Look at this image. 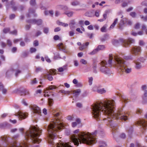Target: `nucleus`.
Instances as JSON below:
<instances>
[{
	"label": "nucleus",
	"instance_id": "obj_38",
	"mask_svg": "<svg viewBox=\"0 0 147 147\" xmlns=\"http://www.w3.org/2000/svg\"><path fill=\"white\" fill-rule=\"evenodd\" d=\"M24 6L22 5H20L18 6V11H22L24 9Z\"/></svg>",
	"mask_w": 147,
	"mask_h": 147
},
{
	"label": "nucleus",
	"instance_id": "obj_28",
	"mask_svg": "<svg viewBox=\"0 0 147 147\" xmlns=\"http://www.w3.org/2000/svg\"><path fill=\"white\" fill-rule=\"evenodd\" d=\"M129 135L130 136L132 133L133 131V128L131 126L129 127L126 129Z\"/></svg>",
	"mask_w": 147,
	"mask_h": 147
},
{
	"label": "nucleus",
	"instance_id": "obj_1",
	"mask_svg": "<svg viewBox=\"0 0 147 147\" xmlns=\"http://www.w3.org/2000/svg\"><path fill=\"white\" fill-rule=\"evenodd\" d=\"M115 102L113 100H107L103 102H100L95 104L92 106V114L93 117L96 119L100 117L101 113L102 112L107 117L103 119L107 125H109L112 128V134L114 137V131L118 128L115 125L112 123L111 119H119L126 121L128 119L125 112L122 109H119L117 111L114 112V106Z\"/></svg>",
	"mask_w": 147,
	"mask_h": 147
},
{
	"label": "nucleus",
	"instance_id": "obj_7",
	"mask_svg": "<svg viewBox=\"0 0 147 147\" xmlns=\"http://www.w3.org/2000/svg\"><path fill=\"white\" fill-rule=\"evenodd\" d=\"M120 56L122 57H123V55L122 54L118 55L115 54L114 56V57L113 56L112 54H109V59L108 61V63H107L105 61H105L107 63V65L109 67H111L112 65L113 66L117 68V66L115 65L114 64V62H115L116 60H115V56Z\"/></svg>",
	"mask_w": 147,
	"mask_h": 147
},
{
	"label": "nucleus",
	"instance_id": "obj_14",
	"mask_svg": "<svg viewBox=\"0 0 147 147\" xmlns=\"http://www.w3.org/2000/svg\"><path fill=\"white\" fill-rule=\"evenodd\" d=\"M31 108L34 113L38 114L39 115H40L41 113V111L40 108L36 105H34L32 106Z\"/></svg>",
	"mask_w": 147,
	"mask_h": 147
},
{
	"label": "nucleus",
	"instance_id": "obj_56",
	"mask_svg": "<svg viewBox=\"0 0 147 147\" xmlns=\"http://www.w3.org/2000/svg\"><path fill=\"white\" fill-rule=\"evenodd\" d=\"M77 122V123L78 124V125L80 124V126H79L78 127H81V121L80 119H77L76 120V122Z\"/></svg>",
	"mask_w": 147,
	"mask_h": 147
},
{
	"label": "nucleus",
	"instance_id": "obj_10",
	"mask_svg": "<svg viewBox=\"0 0 147 147\" xmlns=\"http://www.w3.org/2000/svg\"><path fill=\"white\" fill-rule=\"evenodd\" d=\"M105 48V46L104 45H99L97 47L94 49L93 51L89 53V54L90 55H94L96 54L98 51L104 50Z\"/></svg>",
	"mask_w": 147,
	"mask_h": 147
},
{
	"label": "nucleus",
	"instance_id": "obj_18",
	"mask_svg": "<svg viewBox=\"0 0 147 147\" xmlns=\"http://www.w3.org/2000/svg\"><path fill=\"white\" fill-rule=\"evenodd\" d=\"M42 76L43 78H47V79L50 81L52 80L53 79V77L52 76V74L49 73L45 74L43 75Z\"/></svg>",
	"mask_w": 147,
	"mask_h": 147
},
{
	"label": "nucleus",
	"instance_id": "obj_45",
	"mask_svg": "<svg viewBox=\"0 0 147 147\" xmlns=\"http://www.w3.org/2000/svg\"><path fill=\"white\" fill-rule=\"evenodd\" d=\"M10 30V29L9 28H5L3 29V32L4 33H7V32H9Z\"/></svg>",
	"mask_w": 147,
	"mask_h": 147
},
{
	"label": "nucleus",
	"instance_id": "obj_35",
	"mask_svg": "<svg viewBox=\"0 0 147 147\" xmlns=\"http://www.w3.org/2000/svg\"><path fill=\"white\" fill-rule=\"evenodd\" d=\"M57 24L59 25L62 26L64 27H66L68 26V24L61 22H57Z\"/></svg>",
	"mask_w": 147,
	"mask_h": 147
},
{
	"label": "nucleus",
	"instance_id": "obj_20",
	"mask_svg": "<svg viewBox=\"0 0 147 147\" xmlns=\"http://www.w3.org/2000/svg\"><path fill=\"white\" fill-rule=\"evenodd\" d=\"M109 38V36L107 34H105L103 36L100 38V40L101 42H104Z\"/></svg>",
	"mask_w": 147,
	"mask_h": 147
},
{
	"label": "nucleus",
	"instance_id": "obj_51",
	"mask_svg": "<svg viewBox=\"0 0 147 147\" xmlns=\"http://www.w3.org/2000/svg\"><path fill=\"white\" fill-rule=\"evenodd\" d=\"M93 80V79L92 77L89 78L88 82L89 85H91L92 84Z\"/></svg>",
	"mask_w": 147,
	"mask_h": 147
},
{
	"label": "nucleus",
	"instance_id": "obj_53",
	"mask_svg": "<svg viewBox=\"0 0 147 147\" xmlns=\"http://www.w3.org/2000/svg\"><path fill=\"white\" fill-rule=\"evenodd\" d=\"M98 88L97 86H94L92 88V91L94 92H98Z\"/></svg>",
	"mask_w": 147,
	"mask_h": 147
},
{
	"label": "nucleus",
	"instance_id": "obj_25",
	"mask_svg": "<svg viewBox=\"0 0 147 147\" xmlns=\"http://www.w3.org/2000/svg\"><path fill=\"white\" fill-rule=\"evenodd\" d=\"M147 97V90H145L144 94V96L143 98V102L144 103L147 102V98L146 97Z\"/></svg>",
	"mask_w": 147,
	"mask_h": 147
},
{
	"label": "nucleus",
	"instance_id": "obj_43",
	"mask_svg": "<svg viewBox=\"0 0 147 147\" xmlns=\"http://www.w3.org/2000/svg\"><path fill=\"white\" fill-rule=\"evenodd\" d=\"M30 3V5L32 6H35L36 4V2L35 0H31Z\"/></svg>",
	"mask_w": 147,
	"mask_h": 147
},
{
	"label": "nucleus",
	"instance_id": "obj_60",
	"mask_svg": "<svg viewBox=\"0 0 147 147\" xmlns=\"http://www.w3.org/2000/svg\"><path fill=\"white\" fill-rule=\"evenodd\" d=\"M19 136L20 135L19 134H17L13 136V138L14 140H16L18 138Z\"/></svg>",
	"mask_w": 147,
	"mask_h": 147
},
{
	"label": "nucleus",
	"instance_id": "obj_47",
	"mask_svg": "<svg viewBox=\"0 0 147 147\" xmlns=\"http://www.w3.org/2000/svg\"><path fill=\"white\" fill-rule=\"evenodd\" d=\"M48 102L50 106H51L53 103V100L51 98H49L48 99Z\"/></svg>",
	"mask_w": 147,
	"mask_h": 147
},
{
	"label": "nucleus",
	"instance_id": "obj_24",
	"mask_svg": "<svg viewBox=\"0 0 147 147\" xmlns=\"http://www.w3.org/2000/svg\"><path fill=\"white\" fill-rule=\"evenodd\" d=\"M57 88L56 86L55 85H51L49 86L47 88V90H46L44 92L45 93H48V90H53V89H55Z\"/></svg>",
	"mask_w": 147,
	"mask_h": 147
},
{
	"label": "nucleus",
	"instance_id": "obj_58",
	"mask_svg": "<svg viewBox=\"0 0 147 147\" xmlns=\"http://www.w3.org/2000/svg\"><path fill=\"white\" fill-rule=\"evenodd\" d=\"M119 137L121 138L124 139L126 137V135L125 134L122 133L120 135Z\"/></svg>",
	"mask_w": 147,
	"mask_h": 147
},
{
	"label": "nucleus",
	"instance_id": "obj_6",
	"mask_svg": "<svg viewBox=\"0 0 147 147\" xmlns=\"http://www.w3.org/2000/svg\"><path fill=\"white\" fill-rule=\"evenodd\" d=\"M135 40L134 39L129 38L127 40H125L123 39L120 38L119 40H115L113 41V44L116 45V44L121 43L125 47H127L128 45L131 43H134Z\"/></svg>",
	"mask_w": 147,
	"mask_h": 147
},
{
	"label": "nucleus",
	"instance_id": "obj_55",
	"mask_svg": "<svg viewBox=\"0 0 147 147\" xmlns=\"http://www.w3.org/2000/svg\"><path fill=\"white\" fill-rule=\"evenodd\" d=\"M130 15L133 18H135L136 17V13L134 12H132L130 13Z\"/></svg>",
	"mask_w": 147,
	"mask_h": 147
},
{
	"label": "nucleus",
	"instance_id": "obj_2",
	"mask_svg": "<svg viewBox=\"0 0 147 147\" xmlns=\"http://www.w3.org/2000/svg\"><path fill=\"white\" fill-rule=\"evenodd\" d=\"M23 128L19 129L20 131L24 134L26 141H24L21 143H17L13 141V139L8 137L7 136H2L0 140L5 142L7 145H9L8 147H30L31 143H39L41 139L38 138L40 135L42 130L35 126L31 127L29 130L25 133Z\"/></svg>",
	"mask_w": 147,
	"mask_h": 147
},
{
	"label": "nucleus",
	"instance_id": "obj_63",
	"mask_svg": "<svg viewBox=\"0 0 147 147\" xmlns=\"http://www.w3.org/2000/svg\"><path fill=\"white\" fill-rule=\"evenodd\" d=\"M7 43L9 47H11L12 45V43L9 40H8L7 41Z\"/></svg>",
	"mask_w": 147,
	"mask_h": 147
},
{
	"label": "nucleus",
	"instance_id": "obj_9",
	"mask_svg": "<svg viewBox=\"0 0 147 147\" xmlns=\"http://www.w3.org/2000/svg\"><path fill=\"white\" fill-rule=\"evenodd\" d=\"M107 65V63L105 61L100 62L101 66L100 68V70L102 72L105 74H108L110 73L109 68L105 66Z\"/></svg>",
	"mask_w": 147,
	"mask_h": 147
},
{
	"label": "nucleus",
	"instance_id": "obj_40",
	"mask_svg": "<svg viewBox=\"0 0 147 147\" xmlns=\"http://www.w3.org/2000/svg\"><path fill=\"white\" fill-rule=\"evenodd\" d=\"M42 70V69L40 67H36V68L35 71L36 73H38L39 72H41Z\"/></svg>",
	"mask_w": 147,
	"mask_h": 147
},
{
	"label": "nucleus",
	"instance_id": "obj_54",
	"mask_svg": "<svg viewBox=\"0 0 147 147\" xmlns=\"http://www.w3.org/2000/svg\"><path fill=\"white\" fill-rule=\"evenodd\" d=\"M136 113L137 114L142 115V111L141 109H138L136 111Z\"/></svg>",
	"mask_w": 147,
	"mask_h": 147
},
{
	"label": "nucleus",
	"instance_id": "obj_36",
	"mask_svg": "<svg viewBox=\"0 0 147 147\" xmlns=\"http://www.w3.org/2000/svg\"><path fill=\"white\" fill-rule=\"evenodd\" d=\"M85 15L86 16L89 17H91L93 16L92 12L90 11L86 12L85 13Z\"/></svg>",
	"mask_w": 147,
	"mask_h": 147
},
{
	"label": "nucleus",
	"instance_id": "obj_15",
	"mask_svg": "<svg viewBox=\"0 0 147 147\" xmlns=\"http://www.w3.org/2000/svg\"><path fill=\"white\" fill-rule=\"evenodd\" d=\"M123 2L122 6L125 7L127 6L128 4L130 2V1L128 0H116L115 1V3H119Z\"/></svg>",
	"mask_w": 147,
	"mask_h": 147
},
{
	"label": "nucleus",
	"instance_id": "obj_34",
	"mask_svg": "<svg viewBox=\"0 0 147 147\" xmlns=\"http://www.w3.org/2000/svg\"><path fill=\"white\" fill-rule=\"evenodd\" d=\"M64 13L67 15V16L69 17H71L72 16L73 14V11H71L69 12H65Z\"/></svg>",
	"mask_w": 147,
	"mask_h": 147
},
{
	"label": "nucleus",
	"instance_id": "obj_21",
	"mask_svg": "<svg viewBox=\"0 0 147 147\" xmlns=\"http://www.w3.org/2000/svg\"><path fill=\"white\" fill-rule=\"evenodd\" d=\"M118 96H119V97L120 98L122 101L125 103L127 102V100H128V99H127L126 96L124 95L120 94Z\"/></svg>",
	"mask_w": 147,
	"mask_h": 147
},
{
	"label": "nucleus",
	"instance_id": "obj_29",
	"mask_svg": "<svg viewBox=\"0 0 147 147\" xmlns=\"http://www.w3.org/2000/svg\"><path fill=\"white\" fill-rule=\"evenodd\" d=\"M135 63L136 64V68L137 69H140L142 67L141 63L137 61H135Z\"/></svg>",
	"mask_w": 147,
	"mask_h": 147
},
{
	"label": "nucleus",
	"instance_id": "obj_19",
	"mask_svg": "<svg viewBox=\"0 0 147 147\" xmlns=\"http://www.w3.org/2000/svg\"><path fill=\"white\" fill-rule=\"evenodd\" d=\"M10 4L12 6L11 8L14 11H18V6H14L15 4V3L13 1H11L10 2Z\"/></svg>",
	"mask_w": 147,
	"mask_h": 147
},
{
	"label": "nucleus",
	"instance_id": "obj_46",
	"mask_svg": "<svg viewBox=\"0 0 147 147\" xmlns=\"http://www.w3.org/2000/svg\"><path fill=\"white\" fill-rule=\"evenodd\" d=\"M49 28L47 27H45L43 28V32L46 34H47L49 32Z\"/></svg>",
	"mask_w": 147,
	"mask_h": 147
},
{
	"label": "nucleus",
	"instance_id": "obj_39",
	"mask_svg": "<svg viewBox=\"0 0 147 147\" xmlns=\"http://www.w3.org/2000/svg\"><path fill=\"white\" fill-rule=\"evenodd\" d=\"M66 67L65 66H63V68L62 67H60L58 69L59 72H63L64 70L66 69Z\"/></svg>",
	"mask_w": 147,
	"mask_h": 147
},
{
	"label": "nucleus",
	"instance_id": "obj_8",
	"mask_svg": "<svg viewBox=\"0 0 147 147\" xmlns=\"http://www.w3.org/2000/svg\"><path fill=\"white\" fill-rule=\"evenodd\" d=\"M125 24L128 25L130 26L132 24V22L131 21L128 20L126 18H124L120 21L119 24V28L120 30H122L124 27V24Z\"/></svg>",
	"mask_w": 147,
	"mask_h": 147
},
{
	"label": "nucleus",
	"instance_id": "obj_17",
	"mask_svg": "<svg viewBox=\"0 0 147 147\" xmlns=\"http://www.w3.org/2000/svg\"><path fill=\"white\" fill-rule=\"evenodd\" d=\"M89 45V42H88L83 43L81 45V46L79 47V49L81 51H82L83 49H86L87 48Z\"/></svg>",
	"mask_w": 147,
	"mask_h": 147
},
{
	"label": "nucleus",
	"instance_id": "obj_64",
	"mask_svg": "<svg viewBox=\"0 0 147 147\" xmlns=\"http://www.w3.org/2000/svg\"><path fill=\"white\" fill-rule=\"evenodd\" d=\"M33 45L34 46H37L38 45V41L37 40H35L34 41Z\"/></svg>",
	"mask_w": 147,
	"mask_h": 147
},
{
	"label": "nucleus",
	"instance_id": "obj_3",
	"mask_svg": "<svg viewBox=\"0 0 147 147\" xmlns=\"http://www.w3.org/2000/svg\"><path fill=\"white\" fill-rule=\"evenodd\" d=\"M54 115L55 118L46 127L47 128L48 136L50 138V140H49V143L54 147H72L67 143H57L54 144L53 142V140L57 137V132L58 131L61 129L64 126L63 123L61 122V120L59 119V113L54 114Z\"/></svg>",
	"mask_w": 147,
	"mask_h": 147
},
{
	"label": "nucleus",
	"instance_id": "obj_37",
	"mask_svg": "<svg viewBox=\"0 0 147 147\" xmlns=\"http://www.w3.org/2000/svg\"><path fill=\"white\" fill-rule=\"evenodd\" d=\"M60 55L59 53H57L56 55H55L54 57V59L55 60H56L58 59H61Z\"/></svg>",
	"mask_w": 147,
	"mask_h": 147
},
{
	"label": "nucleus",
	"instance_id": "obj_26",
	"mask_svg": "<svg viewBox=\"0 0 147 147\" xmlns=\"http://www.w3.org/2000/svg\"><path fill=\"white\" fill-rule=\"evenodd\" d=\"M21 95H29V91L26 89H24L22 90L21 92Z\"/></svg>",
	"mask_w": 147,
	"mask_h": 147
},
{
	"label": "nucleus",
	"instance_id": "obj_52",
	"mask_svg": "<svg viewBox=\"0 0 147 147\" xmlns=\"http://www.w3.org/2000/svg\"><path fill=\"white\" fill-rule=\"evenodd\" d=\"M36 51V49L35 48L32 47L30 49V51L31 53H32L35 52Z\"/></svg>",
	"mask_w": 147,
	"mask_h": 147
},
{
	"label": "nucleus",
	"instance_id": "obj_13",
	"mask_svg": "<svg viewBox=\"0 0 147 147\" xmlns=\"http://www.w3.org/2000/svg\"><path fill=\"white\" fill-rule=\"evenodd\" d=\"M137 124L142 127L143 129L145 130L146 127L147 126V122L143 119H140L138 122Z\"/></svg>",
	"mask_w": 147,
	"mask_h": 147
},
{
	"label": "nucleus",
	"instance_id": "obj_59",
	"mask_svg": "<svg viewBox=\"0 0 147 147\" xmlns=\"http://www.w3.org/2000/svg\"><path fill=\"white\" fill-rule=\"evenodd\" d=\"M63 5H58L56 6L57 9L59 10H62Z\"/></svg>",
	"mask_w": 147,
	"mask_h": 147
},
{
	"label": "nucleus",
	"instance_id": "obj_27",
	"mask_svg": "<svg viewBox=\"0 0 147 147\" xmlns=\"http://www.w3.org/2000/svg\"><path fill=\"white\" fill-rule=\"evenodd\" d=\"M14 71V69L11 68L8 70L6 73V76H8L12 74Z\"/></svg>",
	"mask_w": 147,
	"mask_h": 147
},
{
	"label": "nucleus",
	"instance_id": "obj_57",
	"mask_svg": "<svg viewBox=\"0 0 147 147\" xmlns=\"http://www.w3.org/2000/svg\"><path fill=\"white\" fill-rule=\"evenodd\" d=\"M16 15L14 14H12L10 15L9 16V18L11 20L13 19L15 17Z\"/></svg>",
	"mask_w": 147,
	"mask_h": 147
},
{
	"label": "nucleus",
	"instance_id": "obj_12",
	"mask_svg": "<svg viewBox=\"0 0 147 147\" xmlns=\"http://www.w3.org/2000/svg\"><path fill=\"white\" fill-rule=\"evenodd\" d=\"M42 20L40 19H39L38 20H36L35 19H33L32 20H29L27 21V22L32 24H36L38 25H41L42 23Z\"/></svg>",
	"mask_w": 147,
	"mask_h": 147
},
{
	"label": "nucleus",
	"instance_id": "obj_22",
	"mask_svg": "<svg viewBox=\"0 0 147 147\" xmlns=\"http://www.w3.org/2000/svg\"><path fill=\"white\" fill-rule=\"evenodd\" d=\"M0 91H1L3 94H5L7 91V90L4 88L3 84L0 83Z\"/></svg>",
	"mask_w": 147,
	"mask_h": 147
},
{
	"label": "nucleus",
	"instance_id": "obj_42",
	"mask_svg": "<svg viewBox=\"0 0 147 147\" xmlns=\"http://www.w3.org/2000/svg\"><path fill=\"white\" fill-rule=\"evenodd\" d=\"M124 58L126 60L131 59H132V55H130L128 56H125Z\"/></svg>",
	"mask_w": 147,
	"mask_h": 147
},
{
	"label": "nucleus",
	"instance_id": "obj_23",
	"mask_svg": "<svg viewBox=\"0 0 147 147\" xmlns=\"http://www.w3.org/2000/svg\"><path fill=\"white\" fill-rule=\"evenodd\" d=\"M81 92V90L80 89H78L73 91V94L74 96L77 97L79 95Z\"/></svg>",
	"mask_w": 147,
	"mask_h": 147
},
{
	"label": "nucleus",
	"instance_id": "obj_4",
	"mask_svg": "<svg viewBox=\"0 0 147 147\" xmlns=\"http://www.w3.org/2000/svg\"><path fill=\"white\" fill-rule=\"evenodd\" d=\"M74 134L72 135L71 139L72 143L75 145L78 146L79 142L88 145L96 143V138L95 136L99 134V131H95L90 134L89 132H80L79 129H77L73 131Z\"/></svg>",
	"mask_w": 147,
	"mask_h": 147
},
{
	"label": "nucleus",
	"instance_id": "obj_62",
	"mask_svg": "<svg viewBox=\"0 0 147 147\" xmlns=\"http://www.w3.org/2000/svg\"><path fill=\"white\" fill-rule=\"evenodd\" d=\"M42 34V32L40 31H38L35 34V36L37 37L38 36L41 35Z\"/></svg>",
	"mask_w": 147,
	"mask_h": 147
},
{
	"label": "nucleus",
	"instance_id": "obj_41",
	"mask_svg": "<svg viewBox=\"0 0 147 147\" xmlns=\"http://www.w3.org/2000/svg\"><path fill=\"white\" fill-rule=\"evenodd\" d=\"M9 33L10 34L16 35L17 34V30H15L11 31H10Z\"/></svg>",
	"mask_w": 147,
	"mask_h": 147
},
{
	"label": "nucleus",
	"instance_id": "obj_11",
	"mask_svg": "<svg viewBox=\"0 0 147 147\" xmlns=\"http://www.w3.org/2000/svg\"><path fill=\"white\" fill-rule=\"evenodd\" d=\"M141 51V47L139 46H135L132 48L131 51L132 54L137 55H139Z\"/></svg>",
	"mask_w": 147,
	"mask_h": 147
},
{
	"label": "nucleus",
	"instance_id": "obj_49",
	"mask_svg": "<svg viewBox=\"0 0 147 147\" xmlns=\"http://www.w3.org/2000/svg\"><path fill=\"white\" fill-rule=\"evenodd\" d=\"M21 71L19 69H17L16 71L15 76L16 77H17L18 74L21 73Z\"/></svg>",
	"mask_w": 147,
	"mask_h": 147
},
{
	"label": "nucleus",
	"instance_id": "obj_50",
	"mask_svg": "<svg viewBox=\"0 0 147 147\" xmlns=\"http://www.w3.org/2000/svg\"><path fill=\"white\" fill-rule=\"evenodd\" d=\"M141 5L142 6H147V0L143 1L141 3Z\"/></svg>",
	"mask_w": 147,
	"mask_h": 147
},
{
	"label": "nucleus",
	"instance_id": "obj_31",
	"mask_svg": "<svg viewBox=\"0 0 147 147\" xmlns=\"http://www.w3.org/2000/svg\"><path fill=\"white\" fill-rule=\"evenodd\" d=\"M76 24V22L74 20H72L71 21L70 23L69 24L70 28H71L74 27V25Z\"/></svg>",
	"mask_w": 147,
	"mask_h": 147
},
{
	"label": "nucleus",
	"instance_id": "obj_48",
	"mask_svg": "<svg viewBox=\"0 0 147 147\" xmlns=\"http://www.w3.org/2000/svg\"><path fill=\"white\" fill-rule=\"evenodd\" d=\"M145 60V59L143 57H141L138 59L137 61L139 62L140 61L142 63H144Z\"/></svg>",
	"mask_w": 147,
	"mask_h": 147
},
{
	"label": "nucleus",
	"instance_id": "obj_33",
	"mask_svg": "<svg viewBox=\"0 0 147 147\" xmlns=\"http://www.w3.org/2000/svg\"><path fill=\"white\" fill-rule=\"evenodd\" d=\"M106 28V26L105 25H104L100 28L101 31L102 32H106L107 31Z\"/></svg>",
	"mask_w": 147,
	"mask_h": 147
},
{
	"label": "nucleus",
	"instance_id": "obj_44",
	"mask_svg": "<svg viewBox=\"0 0 147 147\" xmlns=\"http://www.w3.org/2000/svg\"><path fill=\"white\" fill-rule=\"evenodd\" d=\"M79 4V2L78 1H75L71 2V5L73 6H76Z\"/></svg>",
	"mask_w": 147,
	"mask_h": 147
},
{
	"label": "nucleus",
	"instance_id": "obj_32",
	"mask_svg": "<svg viewBox=\"0 0 147 147\" xmlns=\"http://www.w3.org/2000/svg\"><path fill=\"white\" fill-rule=\"evenodd\" d=\"M106 92V90H105L104 88L101 89H98V92L100 94H103Z\"/></svg>",
	"mask_w": 147,
	"mask_h": 147
},
{
	"label": "nucleus",
	"instance_id": "obj_61",
	"mask_svg": "<svg viewBox=\"0 0 147 147\" xmlns=\"http://www.w3.org/2000/svg\"><path fill=\"white\" fill-rule=\"evenodd\" d=\"M80 62L82 64H86L87 63L86 61L83 59H81L80 61Z\"/></svg>",
	"mask_w": 147,
	"mask_h": 147
},
{
	"label": "nucleus",
	"instance_id": "obj_16",
	"mask_svg": "<svg viewBox=\"0 0 147 147\" xmlns=\"http://www.w3.org/2000/svg\"><path fill=\"white\" fill-rule=\"evenodd\" d=\"M16 115L18 117L19 119H24L26 117L27 115L23 113L18 112L16 114Z\"/></svg>",
	"mask_w": 147,
	"mask_h": 147
},
{
	"label": "nucleus",
	"instance_id": "obj_5",
	"mask_svg": "<svg viewBox=\"0 0 147 147\" xmlns=\"http://www.w3.org/2000/svg\"><path fill=\"white\" fill-rule=\"evenodd\" d=\"M115 62L114 64L117 66V68L120 70L122 72H124L126 74H129L131 71V68L129 67L125 61L123 59L122 57L120 56H115Z\"/></svg>",
	"mask_w": 147,
	"mask_h": 147
},
{
	"label": "nucleus",
	"instance_id": "obj_30",
	"mask_svg": "<svg viewBox=\"0 0 147 147\" xmlns=\"http://www.w3.org/2000/svg\"><path fill=\"white\" fill-rule=\"evenodd\" d=\"M107 146V144L106 143L103 141L99 142V147H106Z\"/></svg>",
	"mask_w": 147,
	"mask_h": 147
}]
</instances>
